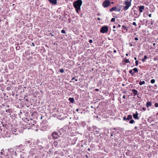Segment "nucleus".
Segmentation results:
<instances>
[{"label": "nucleus", "instance_id": "f257e3e1", "mask_svg": "<svg viewBox=\"0 0 158 158\" xmlns=\"http://www.w3.org/2000/svg\"><path fill=\"white\" fill-rule=\"evenodd\" d=\"M82 4L81 0H77L73 2V6L75 8L76 12L79 13V11L81 9V6Z\"/></svg>", "mask_w": 158, "mask_h": 158}, {"label": "nucleus", "instance_id": "f03ea898", "mask_svg": "<svg viewBox=\"0 0 158 158\" xmlns=\"http://www.w3.org/2000/svg\"><path fill=\"white\" fill-rule=\"evenodd\" d=\"M124 4L125 6L123 7V9L124 10L126 11L131 6V2H130V1L129 2L128 0H126L125 1Z\"/></svg>", "mask_w": 158, "mask_h": 158}, {"label": "nucleus", "instance_id": "7ed1b4c3", "mask_svg": "<svg viewBox=\"0 0 158 158\" xmlns=\"http://www.w3.org/2000/svg\"><path fill=\"white\" fill-rule=\"evenodd\" d=\"M111 4V2L109 0H106L102 3V6L104 8H106L109 6Z\"/></svg>", "mask_w": 158, "mask_h": 158}, {"label": "nucleus", "instance_id": "20e7f679", "mask_svg": "<svg viewBox=\"0 0 158 158\" xmlns=\"http://www.w3.org/2000/svg\"><path fill=\"white\" fill-rule=\"evenodd\" d=\"M108 27L106 26L102 27L100 29V32L102 33H106L108 31Z\"/></svg>", "mask_w": 158, "mask_h": 158}, {"label": "nucleus", "instance_id": "39448f33", "mask_svg": "<svg viewBox=\"0 0 158 158\" xmlns=\"http://www.w3.org/2000/svg\"><path fill=\"white\" fill-rule=\"evenodd\" d=\"M121 9V8L120 6H114L112 7L110 9V12H112L113 11L116 10L117 11H120Z\"/></svg>", "mask_w": 158, "mask_h": 158}, {"label": "nucleus", "instance_id": "423d86ee", "mask_svg": "<svg viewBox=\"0 0 158 158\" xmlns=\"http://www.w3.org/2000/svg\"><path fill=\"white\" fill-rule=\"evenodd\" d=\"M138 7L139 8V10L140 13H142L144 10V6H138Z\"/></svg>", "mask_w": 158, "mask_h": 158}, {"label": "nucleus", "instance_id": "0eeeda50", "mask_svg": "<svg viewBox=\"0 0 158 158\" xmlns=\"http://www.w3.org/2000/svg\"><path fill=\"white\" fill-rule=\"evenodd\" d=\"M52 136L54 139H56L58 138L59 135L56 132H53L52 134Z\"/></svg>", "mask_w": 158, "mask_h": 158}, {"label": "nucleus", "instance_id": "6e6552de", "mask_svg": "<svg viewBox=\"0 0 158 158\" xmlns=\"http://www.w3.org/2000/svg\"><path fill=\"white\" fill-rule=\"evenodd\" d=\"M133 117L134 119H139V118L138 116V113L137 111L136 112V114H133Z\"/></svg>", "mask_w": 158, "mask_h": 158}, {"label": "nucleus", "instance_id": "1a4fd4ad", "mask_svg": "<svg viewBox=\"0 0 158 158\" xmlns=\"http://www.w3.org/2000/svg\"><path fill=\"white\" fill-rule=\"evenodd\" d=\"M134 14L135 15H136V18H138L141 15L140 14H138V11L137 10H134Z\"/></svg>", "mask_w": 158, "mask_h": 158}, {"label": "nucleus", "instance_id": "9d476101", "mask_svg": "<svg viewBox=\"0 0 158 158\" xmlns=\"http://www.w3.org/2000/svg\"><path fill=\"white\" fill-rule=\"evenodd\" d=\"M49 2L53 5H56L57 3V0H49Z\"/></svg>", "mask_w": 158, "mask_h": 158}, {"label": "nucleus", "instance_id": "9b49d317", "mask_svg": "<svg viewBox=\"0 0 158 158\" xmlns=\"http://www.w3.org/2000/svg\"><path fill=\"white\" fill-rule=\"evenodd\" d=\"M132 91L134 96L137 95L138 91L136 90L135 89H132Z\"/></svg>", "mask_w": 158, "mask_h": 158}, {"label": "nucleus", "instance_id": "f8f14e48", "mask_svg": "<svg viewBox=\"0 0 158 158\" xmlns=\"http://www.w3.org/2000/svg\"><path fill=\"white\" fill-rule=\"evenodd\" d=\"M69 101L72 103H74V99L73 98H69Z\"/></svg>", "mask_w": 158, "mask_h": 158}, {"label": "nucleus", "instance_id": "ddd939ff", "mask_svg": "<svg viewBox=\"0 0 158 158\" xmlns=\"http://www.w3.org/2000/svg\"><path fill=\"white\" fill-rule=\"evenodd\" d=\"M151 105H152V103L151 102H147L146 104V106L147 107H148L151 106Z\"/></svg>", "mask_w": 158, "mask_h": 158}, {"label": "nucleus", "instance_id": "4468645a", "mask_svg": "<svg viewBox=\"0 0 158 158\" xmlns=\"http://www.w3.org/2000/svg\"><path fill=\"white\" fill-rule=\"evenodd\" d=\"M127 120L128 121L132 119V116L131 115H128L127 117Z\"/></svg>", "mask_w": 158, "mask_h": 158}, {"label": "nucleus", "instance_id": "2eb2a0df", "mask_svg": "<svg viewBox=\"0 0 158 158\" xmlns=\"http://www.w3.org/2000/svg\"><path fill=\"white\" fill-rule=\"evenodd\" d=\"M122 28L125 30L126 31H127L128 30V27H126V26H124V25H123L122 26Z\"/></svg>", "mask_w": 158, "mask_h": 158}, {"label": "nucleus", "instance_id": "dca6fc26", "mask_svg": "<svg viewBox=\"0 0 158 158\" xmlns=\"http://www.w3.org/2000/svg\"><path fill=\"white\" fill-rule=\"evenodd\" d=\"M135 73H137L138 72V69L136 68H135L132 69Z\"/></svg>", "mask_w": 158, "mask_h": 158}, {"label": "nucleus", "instance_id": "f3484780", "mask_svg": "<svg viewBox=\"0 0 158 158\" xmlns=\"http://www.w3.org/2000/svg\"><path fill=\"white\" fill-rule=\"evenodd\" d=\"M145 83V82L144 81H140L139 83V84L140 85H142L144 84Z\"/></svg>", "mask_w": 158, "mask_h": 158}, {"label": "nucleus", "instance_id": "a211bd4d", "mask_svg": "<svg viewBox=\"0 0 158 158\" xmlns=\"http://www.w3.org/2000/svg\"><path fill=\"white\" fill-rule=\"evenodd\" d=\"M132 70H133L132 69L130 70L129 71V73H130V74H131V76H134V73H133L132 72Z\"/></svg>", "mask_w": 158, "mask_h": 158}, {"label": "nucleus", "instance_id": "6ab92c4d", "mask_svg": "<svg viewBox=\"0 0 158 158\" xmlns=\"http://www.w3.org/2000/svg\"><path fill=\"white\" fill-rule=\"evenodd\" d=\"M155 80L154 79H152L150 81L151 83L152 84H154L155 82Z\"/></svg>", "mask_w": 158, "mask_h": 158}, {"label": "nucleus", "instance_id": "aec40b11", "mask_svg": "<svg viewBox=\"0 0 158 158\" xmlns=\"http://www.w3.org/2000/svg\"><path fill=\"white\" fill-rule=\"evenodd\" d=\"M134 122V121L132 119L129 121V123L131 124H133Z\"/></svg>", "mask_w": 158, "mask_h": 158}, {"label": "nucleus", "instance_id": "412c9836", "mask_svg": "<svg viewBox=\"0 0 158 158\" xmlns=\"http://www.w3.org/2000/svg\"><path fill=\"white\" fill-rule=\"evenodd\" d=\"M124 62L126 63H130V62L127 59H126L124 60Z\"/></svg>", "mask_w": 158, "mask_h": 158}, {"label": "nucleus", "instance_id": "4be33fe9", "mask_svg": "<svg viewBox=\"0 0 158 158\" xmlns=\"http://www.w3.org/2000/svg\"><path fill=\"white\" fill-rule=\"evenodd\" d=\"M64 72V70L63 69H60V72L61 73H63V72Z\"/></svg>", "mask_w": 158, "mask_h": 158}, {"label": "nucleus", "instance_id": "5701e85b", "mask_svg": "<svg viewBox=\"0 0 158 158\" xmlns=\"http://www.w3.org/2000/svg\"><path fill=\"white\" fill-rule=\"evenodd\" d=\"M154 106L156 107H158V103H156L154 104Z\"/></svg>", "mask_w": 158, "mask_h": 158}, {"label": "nucleus", "instance_id": "b1692460", "mask_svg": "<svg viewBox=\"0 0 158 158\" xmlns=\"http://www.w3.org/2000/svg\"><path fill=\"white\" fill-rule=\"evenodd\" d=\"M135 65L136 66H137L138 64V60H136L135 62Z\"/></svg>", "mask_w": 158, "mask_h": 158}, {"label": "nucleus", "instance_id": "393cba45", "mask_svg": "<svg viewBox=\"0 0 158 158\" xmlns=\"http://www.w3.org/2000/svg\"><path fill=\"white\" fill-rule=\"evenodd\" d=\"M61 32L62 34H64L65 33V31L64 30H62L61 31Z\"/></svg>", "mask_w": 158, "mask_h": 158}, {"label": "nucleus", "instance_id": "a878e982", "mask_svg": "<svg viewBox=\"0 0 158 158\" xmlns=\"http://www.w3.org/2000/svg\"><path fill=\"white\" fill-rule=\"evenodd\" d=\"M30 143V141H26L25 143L26 144H28Z\"/></svg>", "mask_w": 158, "mask_h": 158}, {"label": "nucleus", "instance_id": "bb28decb", "mask_svg": "<svg viewBox=\"0 0 158 158\" xmlns=\"http://www.w3.org/2000/svg\"><path fill=\"white\" fill-rule=\"evenodd\" d=\"M148 59V57L147 56L145 55L144 56V59L146 60Z\"/></svg>", "mask_w": 158, "mask_h": 158}, {"label": "nucleus", "instance_id": "cd10ccee", "mask_svg": "<svg viewBox=\"0 0 158 158\" xmlns=\"http://www.w3.org/2000/svg\"><path fill=\"white\" fill-rule=\"evenodd\" d=\"M115 19L114 18H112L111 19V22H114L115 21Z\"/></svg>", "mask_w": 158, "mask_h": 158}, {"label": "nucleus", "instance_id": "c85d7f7f", "mask_svg": "<svg viewBox=\"0 0 158 158\" xmlns=\"http://www.w3.org/2000/svg\"><path fill=\"white\" fill-rule=\"evenodd\" d=\"M132 24L133 25H134V26H137L136 24V23L135 22H133L132 23Z\"/></svg>", "mask_w": 158, "mask_h": 158}, {"label": "nucleus", "instance_id": "c756f323", "mask_svg": "<svg viewBox=\"0 0 158 158\" xmlns=\"http://www.w3.org/2000/svg\"><path fill=\"white\" fill-rule=\"evenodd\" d=\"M89 42L90 43H91L93 42V40H89Z\"/></svg>", "mask_w": 158, "mask_h": 158}, {"label": "nucleus", "instance_id": "7c9ffc66", "mask_svg": "<svg viewBox=\"0 0 158 158\" xmlns=\"http://www.w3.org/2000/svg\"><path fill=\"white\" fill-rule=\"evenodd\" d=\"M123 119L124 120H127V118H126V117H124L123 118Z\"/></svg>", "mask_w": 158, "mask_h": 158}, {"label": "nucleus", "instance_id": "2f4dec72", "mask_svg": "<svg viewBox=\"0 0 158 158\" xmlns=\"http://www.w3.org/2000/svg\"><path fill=\"white\" fill-rule=\"evenodd\" d=\"M142 109L144 111H145L146 110V109L145 107H143L142 108Z\"/></svg>", "mask_w": 158, "mask_h": 158}, {"label": "nucleus", "instance_id": "473e14b6", "mask_svg": "<svg viewBox=\"0 0 158 158\" xmlns=\"http://www.w3.org/2000/svg\"><path fill=\"white\" fill-rule=\"evenodd\" d=\"M135 40L137 41V40H138V38H137V37H135Z\"/></svg>", "mask_w": 158, "mask_h": 158}, {"label": "nucleus", "instance_id": "72a5a7b5", "mask_svg": "<svg viewBox=\"0 0 158 158\" xmlns=\"http://www.w3.org/2000/svg\"><path fill=\"white\" fill-rule=\"evenodd\" d=\"M152 14H150L148 15V16L150 17H151Z\"/></svg>", "mask_w": 158, "mask_h": 158}, {"label": "nucleus", "instance_id": "f704fd0d", "mask_svg": "<svg viewBox=\"0 0 158 158\" xmlns=\"http://www.w3.org/2000/svg\"><path fill=\"white\" fill-rule=\"evenodd\" d=\"M32 46H35V44H34V43H32Z\"/></svg>", "mask_w": 158, "mask_h": 158}, {"label": "nucleus", "instance_id": "c9c22d12", "mask_svg": "<svg viewBox=\"0 0 158 158\" xmlns=\"http://www.w3.org/2000/svg\"><path fill=\"white\" fill-rule=\"evenodd\" d=\"M145 59H144V58L143 59H142V61H143V62H144L145 61Z\"/></svg>", "mask_w": 158, "mask_h": 158}, {"label": "nucleus", "instance_id": "e433bc0d", "mask_svg": "<svg viewBox=\"0 0 158 158\" xmlns=\"http://www.w3.org/2000/svg\"><path fill=\"white\" fill-rule=\"evenodd\" d=\"M123 98H124V99H125V95H123Z\"/></svg>", "mask_w": 158, "mask_h": 158}, {"label": "nucleus", "instance_id": "4c0bfd02", "mask_svg": "<svg viewBox=\"0 0 158 158\" xmlns=\"http://www.w3.org/2000/svg\"><path fill=\"white\" fill-rule=\"evenodd\" d=\"M114 53H116V52H117V51H116V50H114Z\"/></svg>", "mask_w": 158, "mask_h": 158}, {"label": "nucleus", "instance_id": "58836bf2", "mask_svg": "<svg viewBox=\"0 0 158 158\" xmlns=\"http://www.w3.org/2000/svg\"><path fill=\"white\" fill-rule=\"evenodd\" d=\"M97 19H98V20H100V18H97Z\"/></svg>", "mask_w": 158, "mask_h": 158}, {"label": "nucleus", "instance_id": "ea45409f", "mask_svg": "<svg viewBox=\"0 0 158 158\" xmlns=\"http://www.w3.org/2000/svg\"><path fill=\"white\" fill-rule=\"evenodd\" d=\"M137 128V126H135V129H136Z\"/></svg>", "mask_w": 158, "mask_h": 158}, {"label": "nucleus", "instance_id": "a19ab883", "mask_svg": "<svg viewBox=\"0 0 158 158\" xmlns=\"http://www.w3.org/2000/svg\"><path fill=\"white\" fill-rule=\"evenodd\" d=\"M115 27H115V26H113V28H115Z\"/></svg>", "mask_w": 158, "mask_h": 158}, {"label": "nucleus", "instance_id": "79ce46f5", "mask_svg": "<svg viewBox=\"0 0 158 158\" xmlns=\"http://www.w3.org/2000/svg\"><path fill=\"white\" fill-rule=\"evenodd\" d=\"M95 90L97 91H99V89H95Z\"/></svg>", "mask_w": 158, "mask_h": 158}, {"label": "nucleus", "instance_id": "37998d69", "mask_svg": "<svg viewBox=\"0 0 158 158\" xmlns=\"http://www.w3.org/2000/svg\"><path fill=\"white\" fill-rule=\"evenodd\" d=\"M76 110V111H79V109H77Z\"/></svg>", "mask_w": 158, "mask_h": 158}, {"label": "nucleus", "instance_id": "c03bdc74", "mask_svg": "<svg viewBox=\"0 0 158 158\" xmlns=\"http://www.w3.org/2000/svg\"><path fill=\"white\" fill-rule=\"evenodd\" d=\"M134 59H135V60H137V58H136V57H134Z\"/></svg>", "mask_w": 158, "mask_h": 158}, {"label": "nucleus", "instance_id": "a18cd8bd", "mask_svg": "<svg viewBox=\"0 0 158 158\" xmlns=\"http://www.w3.org/2000/svg\"><path fill=\"white\" fill-rule=\"evenodd\" d=\"M75 78L74 77L72 79V80H73Z\"/></svg>", "mask_w": 158, "mask_h": 158}, {"label": "nucleus", "instance_id": "49530a36", "mask_svg": "<svg viewBox=\"0 0 158 158\" xmlns=\"http://www.w3.org/2000/svg\"><path fill=\"white\" fill-rule=\"evenodd\" d=\"M118 27H121L120 25L119 24L118 25Z\"/></svg>", "mask_w": 158, "mask_h": 158}, {"label": "nucleus", "instance_id": "de8ad7c7", "mask_svg": "<svg viewBox=\"0 0 158 158\" xmlns=\"http://www.w3.org/2000/svg\"><path fill=\"white\" fill-rule=\"evenodd\" d=\"M114 130H117V128H114Z\"/></svg>", "mask_w": 158, "mask_h": 158}, {"label": "nucleus", "instance_id": "09e8293b", "mask_svg": "<svg viewBox=\"0 0 158 158\" xmlns=\"http://www.w3.org/2000/svg\"><path fill=\"white\" fill-rule=\"evenodd\" d=\"M128 1L129 2H130H130H131L132 0H128Z\"/></svg>", "mask_w": 158, "mask_h": 158}, {"label": "nucleus", "instance_id": "8fccbe9b", "mask_svg": "<svg viewBox=\"0 0 158 158\" xmlns=\"http://www.w3.org/2000/svg\"><path fill=\"white\" fill-rule=\"evenodd\" d=\"M96 132L97 133H98V131H96Z\"/></svg>", "mask_w": 158, "mask_h": 158}, {"label": "nucleus", "instance_id": "3c124183", "mask_svg": "<svg viewBox=\"0 0 158 158\" xmlns=\"http://www.w3.org/2000/svg\"><path fill=\"white\" fill-rule=\"evenodd\" d=\"M126 56H128V54H127V53L126 54Z\"/></svg>", "mask_w": 158, "mask_h": 158}, {"label": "nucleus", "instance_id": "603ef678", "mask_svg": "<svg viewBox=\"0 0 158 158\" xmlns=\"http://www.w3.org/2000/svg\"><path fill=\"white\" fill-rule=\"evenodd\" d=\"M75 81H78V80H77V79H75Z\"/></svg>", "mask_w": 158, "mask_h": 158}, {"label": "nucleus", "instance_id": "864d4df0", "mask_svg": "<svg viewBox=\"0 0 158 158\" xmlns=\"http://www.w3.org/2000/svg\"><path fill=\"white\" fill-rule=\"evenodd\" d=\"M111 136H113V134H111Z\"/></svg>", "mask_w": 158, "mask_h": 158}, {"label": "nucleus", "instance_id": "5fc2aeb1", "mask_svg": "<svg viewBox=\"0 0 158 158\" xmlns=\"http://www.w3.org/2000/svg\"><path fill=\"white\" fill-rule=\"evenodd\" d=\"M18 48H19V47H17L16 48L17 49Z\"/></svg>", "mask_w": 158, "mask_h": 158}, {"label": "nucleus", "instance_id": "6e6d98bb", "mask_svg": "<svg viewBox=\"0 0 158 158\" xmlns=\"http://www.w3.org/2000/svg\"><path fill=\"white\" fill-rule=\"evenodd\" d=\"M155 45V43H154V44H153V45H154H154Z\"/></svg>", "mask_w": 158, "mask_h": 158}, {"label": "nucleus", "instance_id": "4d7b16f0", "mask_svg": "<svg viewBox=\"0 0 158 158\" xmlns=\"http://www.w3.org/2000/svg\"><path fill=\"white\" fill-rule=\"evenodd\" d=\"M113 31H115V30H114V29H113Z\"/></svg>", "mask_w": 158, "mask_h": 158}, {"label": "nucleus", "instance_id": "13d9d810", "mask_svg": "<svg viewBox=\"0 0 158 158\" xmlns=\"http://www.w3.org/2000/svg\"><path fill=\"white\" fill-rule=\"evenodd\" d=\"M53 35H52H52H51V36H53Z\"/></svg>", "mask_w": 158, "mask_h": 158}, {"label": "nucleus", "instance_id": "bf43d9fd", "mask_svg": "<svg viewBox=\"0 0 158 158\" xmlns=\"http://www.w3.org/2000/svg\"><path fill=\"white\" fill-rule=\"evenodd\" d=\"M155 86H157V85H155Z\"/></svg>", "mask_w": 158, "mask_h": 158}, {"label": "nucleus", "instance_id": "052dcab7", "mask_svg": "<svg viewBox=\"0 0 158 158\" xmlns=\"http://www.w3.org/2000/svg\"><path fill=\"white\" fill-rule=\"evenodd\" d=\"M1 154H2V152H1Z\"/></svg>", "mask_w": 158, "mask_h": 158}, {"label": "nucleus", "instance_id": "680f3d73", "mask_svg": "<svg viewBox=\"0 0 158 158\" xmlns=\"http://www.w3.org/2000/svg\"><path fill=\"white\" fill-rule=\"evenodd\" d=\"M98 15H99V14H98Z\"/></svg>", "mask_w": 158, "mask_h": 158}, {"label": "nucleus", "instance_id": "e2e57ef3", "mask_svg": "<svg viewBox=\"0 0 158 158\" xmlns=\"http://www.w3.org/2000/svg\"><path fill=\"white\" fill-rule=\"evenodd\" d=\"M98 15H99V14H98Z\"/></svg>", "mask_w": 158, "mask_h": 158}, {"label": "nucleus", "instance_id": "0e129e2a", "mask_svg": "<svg viewBox=\"0 0 158 158\" xmlns=\"http://www.w3.org/2000/svg\"><path fill=\"white\" fill-rule=\"evenodd\" d=\"M98 15H99V14H98Z\"/></svg>", "mask_w": 158, "mask_h": 158}, {"label": "nucleus", "instance_id": "69168bd1", "mask_svg": "<svg viewBox=\"0 0 158 158\" xmlns=\"http://www.w3.org/2000/svg\"><path fill=\"white\" fill-rule=\"evenodd\" d=\"M134 20L135 21L136 20V19H135Z\"/></svg>", "mask_w": 158, "mask_h": 158}, {"label": "nucleus", "instance_id": "338daca9", "mask_svg": "<svg viewBox=\"0 0 158 158\" xmlns=\"http://www.w3.org/2000/svg\"><path fill=\"white\" fill-rule=\"evenodd\" d=\"M123 86H124V84H123Z\"/></svg>", "mask_w": 158, "mask_h": 158}, {"label": "nucleus", "instance_id": "774afa93", "mask_svg": "<svg viewBox=\"0 0 158 158\" xmlns=\"http://www.w3.org/2000/svg\"><path fill=\"white\" fill-rule=\"evenodd\" d=\"M26 100V101H27V99Z\"/></svg>", "mask_w": 158, "mask_h": 158}]
</instances>
